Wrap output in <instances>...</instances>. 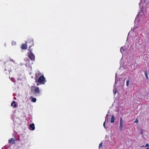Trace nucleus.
Wrapping results in <instances>:
<instances>
[{
    "label": "nucleus",
    "mask_w": 149,
    "mask_h": 149,
    "mask_svg": "<svg viewBox=\"0 0 149 149\" xmlns=\"http://www.w3.org/2000/svg\"><path fill=\"white\" fill-rule=\"evenodd\" d=\"M28 51H29L27 53L28 57L31 60L34 61L35 60V56L34 54H33L32 52V49H28Z\"/></svg>",
    "instance_id": "nucleus-1"
},
{
    "label": "nucleus",
    "mask_w": 149,
    "mask_h": 149,
    "mask_svg": "<svg viewBox=\"0 0 149 149\" xmlns=\"http://www.w3.org/2000/svg\"><path fill=\"white\" fill-rule=\"evenodd\" d=\"M37 79L38 81H37V82H38L42 84H45V82H46L45 79L43 75H42V76L40 77L38 79V78Z\"/></svg>",
    "instance_id": "nucleus-2"
},
{
    "label": "nucleus",
    "mask_w": 149,
    "mask_h": 149,
    "mask_svg": "<svg viewBox=\"0 0 149 149\" xmlns=\"http://www.w3.org/2000/svg\"><path fill=\"white\" fill-rule=\"evenodd\" d=\"M28 46H29V49H31V47L32 46H33L34 42L33 39L30 38L25 42Z\"/></svg>",
    "instance_id": "nucleus-3"
},
{
    "label": "nucleus",
    "mask_w": 149,
    "mask_h": 149,
    "mask_svg": "<svg viewBox=\"0 0 149 149\" xmlns=\"http://www.w3.org/2000/svg\"><path fill=\"white\" fill-rule=\"evenodd\" d=\"M123 121L122 118H120V124L119 126V129L121 131L123 129Z\"/></svg>",
    "instance_id": "nucleus-4"
},
{
    "label": "nucleus",
    "mask_w": 149,
    "mask_h": 149,
    "mask_svg": "<svg viewBox=\"0 0 149 149\" xmlns=\"http://www.w3.org/2000/svg\"><path fill=\"white\" fill-rule=\"evenodd\" d=\"M35 75V80H36V81H37V80L39 77H40V76H42L41 74L39 71L37 72L36 74Z\"/></svg>",
    "instance_id": "nucleus-5"
},
{
    "label": "nucleus",
    "mask_w": 149,
    "mask_h": 149,
    "mask_svg": "<svg viewBox=\"0 0 149 149\" xmlns=\"http://www.w3.org/2000/svg\"><path fill=\"white\" fill-rule=\"evenodd\" d=\"M11 66L10 65H9V67L8 66L7 67L6 66V68L5 70H8L9 72V74H10V72H11L12 70L11 69Z\"/></svg>",
    "instance_id": "nucleus-6"
},
{
    "label": "nucleus",
    "mask_w": 149,
    "mask_h": 149,
    "mask_svg": "<svg viewBox=\"0 0 149 149\" xmlns=\"http://www.w3.org/2000/svg\"><path fill=\"white\" fill-rule=\"evenodd\" d=\"M29 129L30 130H35V125L34 123H32L29 125Z\"/></svg>",
    "instance_id": "nucleus-7"
},
{
    "label": "nucleus",
    "mask_w": 149,
    "mask_h": 149,
    "mask_svg": "<svg viewBox=\"0 0 149 149\" xmlns=\"http://www.w3.org/2000/svg\"><path fill=\"white\" fill-rule=\"evenodd\" d=\"M27 45L25 42V44H23L22 45L21 48L23 49H27Z\"/></svg>",
    "instance_id": "nucleus-8"
},
{
    "label": "nucleus",
    "mask_w": 149,
    "mask_h": 149,
    "mask_svg": "<svg viewBox=\"0 0 149 149\" xmlns=\"http://www.w3.org/2000/svg\"><path fill=\"white\" fill-rule=\"evenodd\" d=\"M11 106L13 108H16L17 107V105L16 103V102L13 101V102L11 104Z\"/></svg>",
    "instance_id": "nucleus-9"
},
{
    "label": "nucleus",
    "mask_w": 149,
    "mask_h": 149,
    "mask_svg": "<svg viewBox=\"0 0 149 149\" xmlns=\"http://www.w3.org/2000/svg\"><path fill=\"white\" fill-rule=\"evenodd\" d=\"M34 87L35 88L34 92L36 93H40V91L39 88L36 86H35Z\"/></svg>",
    "instance_id": "nucleus-10"
},
{
    "label": "nucleus",
    "mask_w": 149,
    "mask_h": 149,
    "mask_svg": "<svg viewBox=\"0 0 149 149\" xmlns=\"http://www.w3.org/2000/svg\"><path fill=\"white\" fill-rule=\"evenodd\" d=\"M15 140L13 138H11L8 140L9 143L11 144H13L14 143Z\"/></svg>",
    "instance_id": "nucleus-11"
},
{
    "label": "nucleus",
    "mask_w": 149,
    "mask_h": 149,
    "mask_svg": "<svg viewBox=\"0 0 149 149\" xmlns=\"http://www.w3.org/2000/svg\"><path fill=\"white\" fill-rule=\"evenodd\" d=\"M115 118L112 115L111 118V123H113L114 122Z\"/></svg>",
    "instance_id": "nucleus-12"
},
{
    "label": "nucleus",
    "mask_w": 149,
    "mask_h": 149,
    "mask_svg": "<svg viewBox=\"0 0 149 149\" xmlns=\"http://www.w3.org/2000/svg\"><path fill=\"white\" fill-rule=\"evenodd\" d=\"M31 101L33 102H35L36 101V98H33V97H31Z\"/></svg>",
    "instance_id": "nucleus-13"
},
{
    "label": "nucleus",
    "mask_w": 149,
    "mask_h": 149,
    "mask_svg": "<svg viewBox=\"0 0 149 149\" xmlns=\"http://www.w3.org/2000/svg\"><path fill=\"white\" fill-rule=\"evenodd\" d=\"M144 73H145V75L146 78L148 80V74H147V71H145Z\"/></svg>",
    "instance_id": "nucleus-14"
},
{
    "label": "nucleus",
    "mask_w": 149,
    "mask_h": 149,
    "mask_svg": "<svg viewBox=\"0 0 149 149\" xmlns=\"http://www.w3.org/2000/svg\"><path fill=\"white\" fill-rule=\"evenodd\" d=\"M130 81V79H128L126 81V86H128L129 85V82Z\"/></svg>",
    "instance_id": "nucleus-15"
},
{
    "label": "nucleus",
    "mask_w": 149,
    "mask_h": 149,
    "mask_svg": "<svg viewBox=\"0 0 149 149\" xmlns=\"http://www.w3.org/2000/svg\"><path fill=\"white\" fill-rule=\"evenodd\" d=\"M108 114H107L105 117V121H106L107 120H108Z\"/></svg>",
    "instance_id": "nucleus-16"
},
{
    "label": "nucleus",
    "mask_w": 149,
    "mask_h": 149,
    "mask_svg": "<svg viewBox=\"0 0 149 149\" xmlns=\"http://www.w3.org/2000/svg\"><path fill=\"white\" fill-rule=\"evenodd\" d=\"M116 90L115 89H113V92L114 94H115L116 93Z\"/></svg>",
    "instance_id": "nucleus-17"
},
{
    "label": "nucleus",
    "mask_w": 149,
    "mask_h": 149,
    "mask_svg": "<svg viewBox=\"0 0 149 149\" xmlns=\"http://www.w3.org/2000/svg\"><path fill=\"white\" fill-rule=\"evenodd\" d=\"M102 143H100L99 145V148H100V147H101L102 146Z\"/></svg>",
    "instance_id": "nucleus-18"
},
{
    "label": "nucleus",
    "mask_w": 149,
    "mask_h": 149,
    "mask_svg": "<svg viewBox=\"0 0 149 149\" xmlns=\"http://www.w3.org/2000/svg\"><path fill=\"white\" fill-rule=\"evenodd\" d=\"M105 123H106V121H105V122L104 123H103V126L105 128H106V127L105 126Z\"/></svg>",
    "instance_id": "nucleus-19"
},
{
    "label": "nucleus",
    "mask_w": 149,
    "mask_h": 149,
    "mask_svg": "<svg viewBox=\"0 0 149 149\" xmlns=\"http://www.w3.org/2000/svg\"><path fill=\"white\" fill-rule=\"evenodd\" d=\"M145 147H149V144L148 143L146 144V146H145Z\"/></svg>",
    "instance_id": "nucleus-20"
},
{
    "label": "nucleus",
    "mask_w": 149,
    "mask_h": 149,
    "mask_svg": "<svg viewBox=\"0 0 149 149\" xmlns=\"http://www.w3.org/2000/svg\"><path fill=\"white\" fill-rule=\"evenodd\" d=\"M134 122L136 123H137L138 122V120L137 119L136 120H135L134 121Z\"/></svg>",
    "instance_id": "nucleus-21"
},
{
    "label": "nucleus",
    "mask_w": 149,
    "mask_h": 149,
    "mask_svg": "<svg viewBox=\"0 0 149 149\" xmlns=\"http://www.w3.org/2000/svg\"><path fill=\"white\" fill-rule=\"evenodd\" d=\"M10 61L13 62L14 63L15 62V61H13V59H10Z\"/></svg>",
    "instance_id": "nucleus-22"
},
{
    "label": "nucleus",
    "mask_w": 149,
    "mask_h": 149,
    "mask_svg": "<svg viewBox=\"0 0 149 149\" xmlns=\"http://www.w3.org/2000/svg\"><path fill=\"white\" fill-rule=\"evenodd\" d=\"M143 130H142V131L141 132V134H143Z\"/></svg>",
    "instance_id": "nucleus-23"
},
{
    "label": "nucleus",
    "mask_w": 149,
    "mask_h": 149,
    "mask_svg": "<svg viewBox=\"0 0 149 149\" xmlns=\"http://www.w3.org/2000/svg\"><path fill=\"white\" fill-rule=\"evenodd\" d=\"M146 149H149V148H146Z\"/></svg>",
    "instance_id": "nucleus-24"
},
{
    "label": "nucleus",
    "mask_w": 149,
    "mask_h": 149,
    "mask_svg": "<svg viewBox=\"0 0 149 149\" xmlns=\"http://www.w3.org/2000/svg\"><path fill=\"white\" fill-rule=\"evenodd\" d=\"M12 79H13V78H12L11 79V80H12Z\"/></svg>",
    "instance_id": "nucleus-25"
},
{
    "label": "nucleus",
    "mask_w": 149,
    "mask_h": 149,
    "mask_svg": "<svg viewBox=\"0 0 149 149\" xmlns=\"http://www.w3.org/2000/svg\"><path fill=\"white\" fill-rule=\"evenodd\" d=\"M37 86H38V85H39V84H37Z\"/></svg>",
    "instance_id": "nucleus-26"
},
{
    "label": "nucleus",
    "mask_w": 149,
    "mask_h": 149,
    "mask_svg": "<svg viewBox=\"0 0 149 149\" xmlns=\"http://www.w3.org/2000/svg\"><path fill=\"white\" fill-rule=\"evenodd\" d=\"M141 146V147H143V146Z\"/></svg>",
    "instance_id": "nucleus-27"
}]
</instances>
